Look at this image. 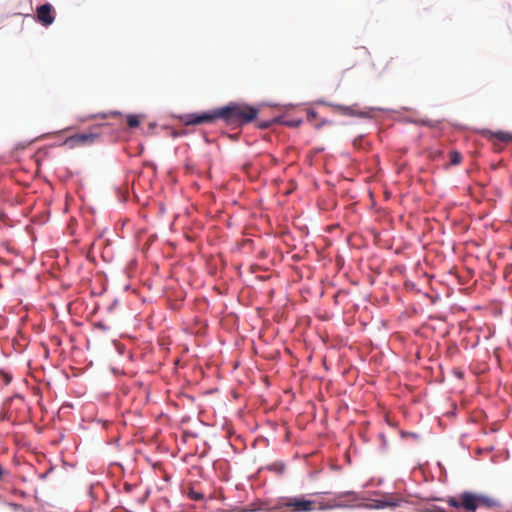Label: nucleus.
I'll use <instances>...</instances> for the list:
<instances>
[{
	"label": "nucleus",
	"mask_w": 512,
	"mask_h": 512,
	"mask_svg": "<svg viewBox=\"0 0 512 512\" xmlns=\"http://www.w3.org/2000/svg\"><path fill=\"white\" fill-rule=\"evenodd\" d=\"M257 115L258 110L250 105L230 103L213 111L185 114L179 119L186 126L214 123L217 120H222L228 125H244L256 119Z\"/></svg>",
	"instance_id": "obj_1"
},
{
	"label": "nucleus",
	"mask_w": 512,
	"mask_h": 512,
	"mask_svg": "<svg viewBox=\"0 0 512 512\" xmlns=\"http://www.w3.org/2000/svg\"><path fill=\"white\" fill-rule=\"evenodd\" d=\"M461 499L462 509L469 512H474L481 508L495 509L500 506L499 501L495 498L467 491L461 493Z\"/></svg>",
	"instance_id": "obj_2"
},
{
	"label": "nucleus",
	"mask_w": 512,
	"mask_h": 512,
	"mask_svg": "<svg viewBox=\"0 0 512 512\" xmlns=\"http://www.w3.org/2000/svg\"><path fill=\"white\" fill-rule=\"evenodd\" d=\"M281 507L286 512H312L316 510V501L304 496L287 497L283 499Z\"/></svg>",
	"instance_id": "obj_3"
},
{
	"label": "nucleus",
	"mask_w": 512,
	"mask_h": 512,
	"mask_svg": "<svg viewBox=\"0 0 512 512\" xmlns=\"http://www.w3.org/2000/svg\"><path fill=\"white\" fill-rule=\"evenodd\" d=\"M104 126H107V124L97 125L93 127L91 131L86 133L72 135L65 139L63 145L69 148H74L76 146L92 144L100 137V133L98 132V130Z\"/></svg>",
	"instance_id": "obj_4"
},
{
	"label": "nucleus",
	"mask_w": 512,
	"mask_h": 512,
	"mask_svg": "<svg viewBox=\"0 0 512 512\" xmlns=\"http://www.w3.org/2000/svg\"><path fill=\"white\" fill-rule=\"evenodd\" d=\"M36 16L37 21L40 22L43 26H49L54 22L55 12L51 4L45 3L37 7Z\"/></svg>",
	"instance_id": "obj_5"
},
{
	"label": "nucleus",
	"mask_w": 512,
	"mask_h": 512,
	"mask_svg": "<svg viewBox=\"0 0 512 512\" xmlns=\"http://www.w3.org/2000/svg\"><path fill=\"white\" fill-rule=\"evenodd\" d=\"M330 106L334 109V111L340 113L341 115H345V116L365 117L367 115L364 112H357L355 110V106H345V105H339V104H331Z\"/></svg>",
	"instance_id": "obj_6"
},
{
	"label": "nucleus",
	"mask_w": 512,
	"mask_h": 512,
	"mask_svg": "<svg viewBox=\"0 0 512 512\" xmlns=\"http://www.w3.org/2000/svg\"><path fill=\"white\" fill-rule=\"evenodd\" d=\"M342 507H347V505L342 504V503L333 502V501H326V502L325 501H319V502L316 501V509H318V510H330V509L342 508Z\"/></svg>",
	"instance_id": "obj_7"
},
{
	"label": "nucleus",
	"mask_w": 512,
	"mask_h": 512,
	"mask_svg": "<svg viewBox=\"0 0 512 512\" xmlns=\"http://www.w3.org/2000/svg\"><path fill=\"white\" fill-rule=\"evenodd\" d=\"M490 139L494 142V145H496V141L504 143L512 141V135L503 131L493 132L490 134Z\"/></svg>",
	"instance_id": "obj_8"
},
{
	"label": "nucleus",
	"mask_w": 512,
	"mask_h": 512,
	"mask_svg": "<svg viewBox=\"0 0 512 512\" xmlns=\"http://www.w3.org/2000/svg\"><path fill=\"white\" fill-rule=\"evenodd\" d=\"M449 156L451 165H459L462 161L461 153L456 150L451 151Z\"/></svg>",
	"instance_id": "obj_9"
},
{
	"label": "nucleus",
	"mask_w": 512,
	"mask_h": 512,
	"mask_svg": "<svg viewBox=\"0 0 512 512\" xmlns=\"http://www.w3.org/2000/svg\"><path fill=\"white\" fill-rule=\"evenodd\" d=\"M267 468L270 471H273L279 475L283 474L285 471V465L281 462H276V463L270 464Z\"/></svg>",
	"instance_id": "obj_10"
},
{
	"label": "nucleus",
	"mask_w": 512,
	"mask_h": 512,
	"mask_svg": "<svg viewBox=\"0 0 512 512\" xmlns=\"http://www.w3.org/2000/svg\"><path fill=\"white\" fill-rule=\"evenodd\" d=\"M461 502H462L461 494L458 497H449L447 500V503L449 504V506H451L453 508H462Z\"/></svg>",
	"instance_id": "obj_11"
},
{
	"label": "nucleus",
	"mask_w": 512,
	"mask_h": 512,
	"mask_svg": "<svg viewBox=\"0 0 512 512\" xmlns=\"http://www.w3.org/2000/svg\"><path fill=\"white\" fill-rule=\"evenodd\" d=\"M127 124L130 128H136L140 125V120L137 115H128Z\"/></svg>",
	"instance_id": "obj_12"
},
{
	"label": "nucleus",
	"mask_w": 512,
	"mask_h": 512,
	"mask_svg": "<svg viewBox=\"0 0 512 512\" xmlns=\"http://www.w3.org/2000/svg\"><path fill=\"white\" fill-rule=\"evenodd\" d=\"M344 497H353V499H355V493L352 491H346L335 494V499H342Z\"/></svg>",
	"instance_id": "obj_13"
},
{
	"label": "nucleus",
	"mask_w": 512,
	"mask_h": 512,
	"mask_svg": "<svg viewBox=\"0 0 512 512\" xmlns=\"http://www.w3.org/2000/svg\"><path fill=\"white\" fill-rule=\"evenodd\" d=\"M189 497H190L192 500L199 501V500H202L204 496H203V494H202V493H199V492H196V491L191 490V491L189 492Z\"/></svg>",
	"instance_id": "obj_14"
},
{
	"label": "nucleus",
	"mask_w": 512,
	"mask_h": 512,
	"mask_svg": "<svg viewBox=\"0 0 512 512\" xmlns=\"http://www.w3.org/2000/svg\"><path fill=\"white\" fill-rule=\"evenodd\" d=\"M307 118L309 121H312L317 118V112L313 109L308 110L307 112Z\"/></svg>",
	"instance_id": "obj_15"
},
{
	"label": "nucleus",
	"mask_w": 512,
	"mask_h": 512,
	"mask_svg": "<svg viewBox=\"0 0 512 512\" xmlns=\"http://www.w3.org/2000/svg\"><path fill=\"white\" fill-rule=\"evenodd\" d=\"M300 124V121L297 122H288L287 125L289 126H298Z\"/></svg>",
	"instance_id": "obj_16"
},
{
	"label": "nucleus",
	"mask_w": 512,
	"mask_h": 512,
	"mask_svg": "<svg viewBox=\"0 0 512 512\" xmlns=\"http://www.w3.org/2000/svg\"><path fill=\"white\" fill-rule=\"evenodd\" d=\"M269 125L270 124L268 122H266V123L260 124L259 127L265 129V128H268Z\"/></svg>",
	"instance_id": "obj_17"
}]
</instances>
